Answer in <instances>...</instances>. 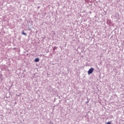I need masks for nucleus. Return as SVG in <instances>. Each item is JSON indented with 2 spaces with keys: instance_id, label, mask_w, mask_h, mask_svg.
Returning <instances> with one entry per match:
<instances>
[{
  "instance_id": "f257e3e1",
  "label": "nucleus",
  "mask_w": 124,
  "mask_h": 124,
  "mask_svg": "<svg viewBox=\"0 0 124 124\" xmlns=\"http://www.w3.org/2000/svg\"><path fill=\"white\" fill-rule=\"evenodd\" d=\"M94 69L93 68H90L89 71H88V74L90 75V74H92L93 72Z\"/></svg>"
},
{
  "instance_id": "f03ea898",
  "label": "nucleus",
  "mask_w": 124,
  "mask_h": 124,
  "mask_svg": "<svg viewBox=\"0 0 124 124\" xmlns=\"http://www.w3.org/2000/svg\"><path fill=\"white\" fill-rule=\"evenodd\" d=\"M34 62H39V58H37L35 59Z\"/></svg>"
},
{
  "instance_id": "7ed1b4c3",
  "label": "nucleus",
  "mask_w": 124,
  "mask_h": 124,
  "mask_svg": "<svg viewBox=\"0 0 124 124\" xmlns=\"http://www.w3.org/2000/svg\"><path fill=\"white\" fill-rule=\"evenodd\" d=\"M22 34H23L24 35H27V34L26 33H25V32H22Z\"/></svg>"
},
{
  "instance_id": "20e7f679",
  "label": "nucleus",
  "mask_w": 124,
  "mask_h": 124,
  "mask_svg": "<svg viewBox=\"0 0 124 124\" xmlns=\"http://www.w3.org/2000/svg\"><path fill=\"white\" fill-rule=\"evenodd\" d=\"M106 124H111V122H107Z\"/></svg>"
}]
</instances>
